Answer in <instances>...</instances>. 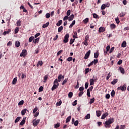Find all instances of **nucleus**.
Segmentation results:
<instances>
[{
	"instance_id": "obj_1",
	"label": "nucleus",
	"mask_w": 129,
	"mask_h": 129,
	"mask_svg": "<svg viewBox=\"0 0 129 129\" xmlns=\"http://www.w3.org/2000/svg\"><path fill=\"white\" fill-rule=\"evenodd\" d=\"M114 122V118H110L108 120L106 121L104 123V125L106 128H109L111 126V123H113Z\"/></svg>"
},
{
	"instance_id": "obj_2",
	"label": "nucleus",
	"mask_w": 129,
	"mask_h": 129,
	"mask_svg": "<svg viewBox=\"0 0 129 129\" xmlns=\"http://www.w3.org/2000/svg\"><path fill=\"white\" fill-rule=\"evenodd\" d=\"M59 86V83H58V79H56L53 82V85L51 88L52 91H54L55 89H57Z\"/></svg>"
},
{
	"instance_id": "obj_3",
	"label": "nucleus",
	"mask_w": 129,
	"mask_h": 129,
	"mask_svg": "<svg viewBox=\"0 0 129 129\" xmlns=\"http://www.w3.org/2000/svg\"><path fill=\"white\" fill-rule=\"evenodd\" d=\"M117 90H121L122 91H125L126 90V84H124L122 86H120L117 88Z\"/></svg>"
},
{
	"instance_id": "obj_4",
	"label": "nucleus",
	"mask_w": 129,
	"mask_h": 129,
	"mask_svg": "<svg viewBox=\"0 0 129 129\" xmlns=\"http://www.w3.org/2000/svg\"><path fill=\"white\" fill-rule=\"evenodd\" d=\"M69 34L67 33L66 34V35L64 37V39L63 40V43H64V44H66V43H68V42L69 41Z\"/></svg>"
},
{
	"instance_id": "obj_5",
	"label": "nucleus",
	"mask_w": 129,
	"mask_h": 129,
	"mask_svg": "<svg viewBox=\"0 0 129 129\" xmlns=\"http://www.w3.org/2000/svg\"><path fill=\"white\" fill-rule=\"evenodd\" d=\"M32 122L33 126H37V125H38L40 122V119H38L36 120V119H33Z\"/></svg>"
},
{
	"instance_id": "obj_6",
	"label": "nucleus",
	"mask_w": 129,
	"mask_h": 129,
	"mask_svg": "<svg viewBox=\"0 0 129 129\" xmlns=\"http://www.w3.org/2000/svg\"><path fill=\"white\" fill-rule=\"evenodd\" d=\"M27 55V50L23 49L22 52L20 53V57H26Z\"/></svg>"
},
{
	"instance_id": "obj_7",
	"label": "nucleus",
	"mask_w": 129,
	"mask_h": 129,
	"mask_svg": "<svg viewBox=\"0 0 129 129\" xmlns=\"http://www.w3.org/2000/svg\"><path fill=\"white\" fill-rule=\"evenodd\" d=\"M90 53H91V50H88V52L85 54L84 59L87 60V59L89 58V56H90Z\"/></svg>"
},
{
	"instance_id": "obj_8",
	"label": "nucleus",
	"mask_w": 129,
	"mask_h": 129,
	"mask_svg": "<svg viewBox=\"0 0 129 129\" xmlns=\"http://www.w3.org/2000/svg\"><path fill=\"white\" fill-rule=\"evenodd\" d=\"M26 119H27V117H24L20 123V125H24L26 122Z\"/></svg>"
},
{
	"instance_id": "obj_9",
	"label": "nucleus",
	"mask_w": 129,
	"mask_h": 129,
	"mask_svg": "<svg viewBox=\"0 0 129 129\" xmlns=\"http://www.w3.org/2000/svg\"><path fill=\"white\" fill-rule=\"evenodd\" d=\"M104 31H105V28L104 27H100L99 28V33H103Z\"/></svg>"
},
{
	"instance_id": "obj_10",
	"label": "nucleus",
	"mask_w": 129,
	"mask_h": 129,
	"mask_svg": "<svg viewBox=\"0 0 129 129\" xmlns=\"http://www.w3.org/2000/svg\"><path fill=\"white\" fill-rule=\"evenodd\" d=\"M108 112H106L104 114H103L101 116V119H104L106 116L108 115Z\"/></svg>"
},
{
	"instance_id": "obj_11",
	"label": "nucleus",
	"mask_w": 129,
	"mask_h": 129,
	"mask_svg": "<svg viewBox=\"0 0 129 129\" xmlns=\"http://www.w3.org/2000/svg\"><path fill=\"white\" fill-rule=\"evenodd\" d=\"M48 78H49V75L47 74L44 76V81H43L44 83H46V82H47V80H48Z\"/></svg>"
},
{
	"instance_id": "obj_12",
	"label": "nucleus",
	"mask_w": 129,
	"mask_h": 129,
	"mask_svg": "<svg viewBox=\"0 0 129 129\" xmlns=\"http://www.w3.org/2000/svg\"><path fill=\"white\" fill-rule=\"evenodd\" d=\"M119 70H120V73H121V74H124L125 73V71H124V69H123V68L120 67L119 68Z\"/></svg>"
},
{
	"instance_id": "obj_13",
	"label": "nucleus",
	"mask_w": 129,
	"mask_h": 129,
	"mask_svg": "<svg viewBox=\"0 0 129 129\" xmlns=\"http://www.w3.org/2000/svg\"><path fill=\"white\" fill-rule=\"evenodd\" d=\"M17 81H18V78L16 77L13 79L12 84L16 85V84H17Z\"/></svg>"
},
{
	"instance_id": "obj_14",
	"label": "nucleus",
	"mask_w": 129,
	"mask_h": 129,
	"mask_svg": "<svg viewBox=\"0 0 129 129\" xmlns=\"http://www.w3.org/2000/svg\"><path fill=\"white\" fill-rule=\"evenodd\" d=\"M73 19H74V15L72 14L69 17V21L71 22V21H73Z\"/></svg>"
},
{
	"instance_id": "obj_15",
	"label": "nucleus",
	"mask_w": 129,
	"mask_h": 129,
	"mask_svg": "<svg viewBox=\"0 0 129 129\" xmlns=\"http://www.w3.org/2000/svg\"><path fill=\"white\" fill-rule=\"evenodd\" d=\"M118 80L117 79H114L113 81L111 82V84H112L113 85H115V84H116L117 83Z\"/></svg>"
},
{
	"instance_id": "obj_16",
	"label": "nucleus",
	"mask_w": 129,
	"mask_h": 129,
	"mask_svg": "<svg viewBox=\"0 0 129 129\" xmlns=\"http://www.w3.org/2000/svg\"><path fill=\"white\" fill-rule=\"evenodd\" d=\"M110 27L111 30H114V29H115V28H116V26L114 24H111L110 25Z\"/></svg>"
},
{
	"instance_id": "obj_17",
	"label": "nucleus",
	"mask_w": 129,
	"mask_h": 129,
	"mask_svg": "<svg viewBox=\"0 0 129 129\" xmlns=\"http://www.w3.org/2000/svg\"><path fill=\"white\" fill-rule=\"evenodd\" d=\"M98 56H99V52L98 50L94 54V58H96V59H97V58H98Z\"/></svg>"
},
{
	"instance_id": "obj_18",
	"label": "nucleus",
	"mask_w": 129,
	"mask_h": 129,
	"mask_svg": "<svg viewBox=\"0 0 129 129\" xmlns=\"http://www.w3.org/2000/svg\"><path fill=\"white\" fill-rule=\"evenodd\" d=\"M121 46L122 47V48H125V47H126V42L125 41H124L121 45Z\"/></svg>"
},
{
	"instance_id": "obj_19",
	"label": "nucleus",
	"mask_w": 129,
	"mask_h": 129,
	"mask_svg": "<svg viewBox=\"0 0 129 129\" xmlns=\"http://www.w3.org/2000/svg\"><path fill=\"white\" fill-rule=\"evenodd\" d=\"M21 45V42H20V41H17L15 42V46L16 47H20V46Z\"/></svg>"
},
{
	"instance_id": "obj_20",
	"label": "nucleus",
	"mask_w": 129,
	"mask_h": 129,
	"mask_svg": "<svg viewBox=\"0 0 129 129\" xmlns=\"http://www.w3.org/2000/svg\"><path fill=\"white\" fill-rule=\"evenodd\" d=\"M62 23H63V21H62V20L58 21V22L56 23V26H57V27H60V26L62 25Z\"/></svg>"
},
{
	"instance_id": "obj_21",
	"label": "nucleus",
	"mask_w": 129,
	"mask_h": 129,
	"mask_svg": "<svg viewBox=\"0 0 129 129\" xmlns=\"http://www.w3.org/2000/svg\"><path fill=\"white\" fill-rule=\"evenodd\" d=\"M26 112H27V109H24L21 111L22 115H25L26 114Z\"/></svg>"
},
{
	"instance_id": "obj_22",
	"label": "nucleus",
	"mask_w": 129,
	"mask_h": 129,
	"mask_svg": "<svg viewBox=\"0 0 129 129\" xmlns=\"http://www.w3.org/2000/svg\"><path fill=\"white\" fill-rule=\"evenodd\" d=\"M94 84V79H91L90 80V85H93Z\"/></svg>"
},
{
	"instance_id": "obj_23",
	"label": "nucleus",
	"mask_w": 129,
	"mask_h": 129,
	"mask_svg": "<svg viewBox=\"0 0 129 129\" xmlns=\"http://www.w3.org/2000/svg\"><path fill=\"white\" fill-rule=\"evenodd\" d=\"M93 17L94 19H99V16L97 15V14L95 13L93 14Z\"/></svg>"
},
{
	"instance_id": "obj_24",
	"label": "nucleus",
	"mask_w": 129,
	"mask_h": 129,
	"mask_svg": "<svg viewBox=\"0 0 129 129\" xmlns=\"http://www.w3.org/2000/svg\"><path fill=\"white\" fill-rule=\"evenodd\" d=\"M17 27H20L22 26V21L21 20H18L17 22Z\"/></svg>"
},
{
	"instance_id": "obj_25",
	"label": "nucleus",
	"mask_w": 129,
	"mask_h": 129,
	"mask_svg": "<svg viewBox=\"0 0 129 129\" xmlns=\"http://www.w3.org/2000/svg\"><path fill=\"white\" fill-rule=\"evenodd\" d=\"M70 120H71V116H69V117H68L67 118L66 122L67 123L69 122L70 121Z\"/></svg>"
},
{
	"instance_id": "obj_26",
	"label": "nucleus",
	"mask_w": 129,
	"mask_h": 129,
	"mask_svg": "<svg viewBox=\"0 0 129 129\" xmlns=\"http://www.w3.org/2000/svg\"><path fill=\"white\" fill-rule=\"evenodd\" d=\"M75 23H76L75 20H74L72 22V24H71V25L69 26L70 29H71L72 28V27H73V26H74V25H75Z\"/></svg>"
},
{
	"instance_id": "obj_27",
	"label": "nucleus",
	"mask_w": 129,
	"mask_h": 129,
	"mask_svg": "<svg viewBox=\"0 0 129 129\" xmlns=\"http://www.w3.org/2000/svg\"><path fill=\"white\" fill-rule=\"evenodd\" d=\"M61 79H62V75H59L58 76L57 83L58 82H61Z\"/></svg>"
},
{
	"instance_id": "obj_28",
	"label": "nucleus",
	"mask_w": 129,
	"mask_h": 129,
	"mask_svg": "<svg viewBox=\"0 0 129 129\" xmlns=\"http://www.w3.org/2000/svg\"><path fill=\"white\" fill-rule=\"evenodd\" d=\"M101 112L99 110L98 111H96V115L97 116H98V117H99V116H100V115H101Z\"/></svg>"
},
{
	"instance_id": "obj_29",
	"label": "nucleus",
	"mask_w": 129,
	"mask_h": 129,
	"mask_svg": "<svg viewBox=\"0 0 129 129\" xmlns=\"http://www.w3.org/2000/svg\"><path fill=\"white\" fill-rule=\"evenodd\" d=\"M11 32V29H9L8 31H4L3 33V35L4 36H6V35H7V34H10V32Z\"/></svg>"
},
{
	"instance_id": "obj_30",
	"label": "nucleus",
	"mask_w": 129,
	"mask_h": 129,
	"mask_svg": "<svg viewBox=\"0 0 129 129\" xmlns=\"http://www.w3.org/2000/svg\"><path fill=\"white\" fill-rule=\"evenodd\" d=\"M49 22H47L46 24H43L42 26V28L43 29H45V28H47L48 27V26H49Z\"/></svg>"
},
{
	"instance_id": "obj_31",
	"label": "nucleus",
	"mask_w": 129,
	"mask_h": 129,
	"mask_svg": "<svg viewBox=\"0 0 129 129\" xmlns=\"http://www.w3.org/2000/svg\"><path fill=\"white\" fill-rule=\"evenodd\" d=\"M94 101H95V98H93L92 99H91L89 102L90 104H92Z\"/></svg>"
},
{
	"instance_id": "obj_32",
	"label": "nucleus",
	"mask_w": 129,
	"mask_h": 129,
	"mask_svg": "<svg viewBox=\"0 0 129 129\" xmlns=\"http://www.w3.org/2000/svg\"><path fill=\"white\" fill-rule=\"evenodd\" d=\"M115 95V91H114V90H113L111 92V96H112V97H114Z\"/></svg>"
},
{
	"instance_id": "obj_33",
	"label": "nucleus",
	"mask_w": 129,
	"mask_h": 129,
	"mask_svg": "<svg viewBox=\"0 0 129 129\" xmlns=\"http://www.w3.org/2000/svg\"><path fill=\"white\" fill-rule=\"evenodd\" d=\"M63 30V26H60L59 27H58V33H61V32H62V30Z\"/></svg>"
},
{
	"instance_id": "obj_34",
	"label": "nucleus",
	"mask_w": 129,
	"mask_h": 129,
	"mask_svg": "<svg viewBox=\"0 0 129 129\" xmlns=\"http://www.w3.org/2000/svg\"><path fill=\"white\" fill-rule=\"evenodd\" d=\"M34 39H35V37H34V36H31L29 38V43H31V42H32V41H34Z\"/></svg>"
},
{
	"instance_id": "obj_35",
	"label": "nucleus",
	"mask_w": 129,
	"mask_h": 129,
	"mask_svg": "<svg viewBox=\"0 0 129 129\" xmlns=\"http://www.w3.org/2000/svg\"><path fill=\"white\" fill-rule=\"evenodd\" d=\"M75 41V38L71 39L70 40V45H72V44H73V43H74Z\"/></svg>"
},
{
	"instance_id": "obj_36",
	"label": "nucleus",
	"mask_w": 129,
	"mask_h": 129,
	"mask_svg": "<svg viewBox=\"0 0 129 129\" xmlns=\"http://www.w3.org/2000/svg\"><path fill=\"white\" fill-rule=\"evenodd\" d=\"M89 22V18H86L85 20H83V23L84 24H87Z\"/></svg>"
},
{
	"instance_id": "obj_37",
	"label": "nucleus",
	"mask_w": 129,
	"mask_h": 129,
	"mask_svg": "<svg viewBox=\"0 0 129 129\" xmlns=\"http://www.w3.org/2000/svg\"><path fill=\"white\" fill-rule=\"evenodd\" d=\"M69 98H72V96H73V93L72 92H70L68 94Z\"/></svg>"
},
{
	"instance_id": "obj_38",
	"label": "nucleus",
	"mask_w": 129,
	"mask_h": 129,
	"mask_svg": "<svg viewBox=\"0 0 129 129\" xmlns=\"http://www.w3.org/2000/svg\"><path fill=\"white\" fill-rule=\"evenodd\" d=\"M20 119H21V117H17L15 120V123H17V122H19V121H20Z\"/></svg>"
},
{
	"instance_id": "obj_39",
	"label": "nucleus",
	"mask_w": 129,
	"mask_h": 129,
	"mask_svg": "<svg viewBox=\"0 0 129 129\" xmlns=\"http://www.w3.org/2000/svg\"><path fill=\"white\" fill-rule=\"evenodd\" d=\"M85 119H89L90 118V114H87V115L85 116Z\"/></svg>"
},
{
	"instance_id": "obj_40",
	"label": "nucleus",
	"mask_w": 129,
	"mask_h": 129,
	"mask_svg": "<svg viewBox=\"0 0 129 129\" xmlns=\"http://www.w3.org/2000/svg\"><path fill=\"white\" fill-rule=\"evenodd\" d=\"M87 95L89 97H90V96H91L90 91L89 90V89H87Z\"/></svg>"
},
{
	"instance_id": "obj_41",
	"label": "nucleus",
	"mask_w": 129,
	"mask_h": 129,
	"mask_svg": "<svg viewBox=\"0 0 129 129\" xmlns=\"http://www.w3.org/2000/svg\"><path fill=\"white\" fill-rule=\"evenodd\" d=\"M39 39H40V38L35 39L34 40H33V43H34V44H36V43H38Z\"/></svg>"
},
{
	"instance_id": "obj_42",
	"label": "nucleus",
	"mask_w": 129,
	"mask_h": 129,
	"mask_svg": "<svg viewBox=\"0 0 129 129\" xmlns=\"http://www.w3.org/2000/svg\"><path fill=\"white\" fill-rule=\"evenodd\" d=\"M60 127V123H57L56 124H54V128H57V127Z\"/></svg>"
},
{
	"instance_id": "obj_43",
	"label": "nucleus",
	"mask_w": 129,
	"mask_h": 129,
	"mask_svg": "<svg viewBox=\"0 0 129 129\" xmlns=\"http://www.w3.org/2000/svg\"><path fill=\"white\" fill-rule=\"evenodd\" d=\"M19 29H20L19 27H16L15 29V34H18L19 33Z\"/></svg>"
},
{
	"instance_id": "obj_44",
	"label": "nucleus",
	"mask_w": 129,
	"mask_h": 129,
	"mask_svg": "<svg viewBox=\"0 0 129 129\" xmlns=\"http://www.w3.org/2000/svg\"><path fill=\"white\" fill-rule=\"evenodd\" d=\"M62 104V101L60 100L59 102L56 103V106H60Z\"/></svg>"
},
{
	"instance_id": "obj_45",
	"label": "nucleus",
	"mask_w": 129,
	"mask_h": 129,
	"mask_svg": "<svg viewBox=\"0 0 129 129\" xmlns=\"http://www.w3.org/2000/svg\"><path fill=\"white\" fill-rule=\"evenodd\" d=\"M67 81H68V79H65L62 82V85H64L67 83Z\"/></svg>"
},
{
	"instance_id": "obj_46",
	"label": "nucleus",
	"mask_w": 129,
	"mask_h": 129,
	"mask_svg": "<svg viewBox=\"0 0 129 129\" xmlns=\"http://www.w3.org/2000/svg\"><path fill=\"white\" fill-rule=\"evenodd\" d=\"M111 73H109L108 74V75H107V77H106V80H108V79H109V78H110V77H111Z\"/></svg>"
},
{
	"instance_id": "obj_47",
	"label": "nucleus",
	"mask_w": 129,
	"mask_h": 129,
	"mask_svg": "<svg viewBox=\"0 0 129 129\" xmlns=\"http://www.w3.org/2000/svg\"><path fill=\"white\" fill-rule=\"evenodd\" d=\"M124 16H125V13H124V12H121L119 14V17H120V18H122V17H124Z\"/></svg>"
},
{
	"instance_id": "obj_48",
	"label": "nucleus",
	"mask_w": 129,
	"mask_h": 129,
	"mask_svg": "<svg viewBox=\"0 0 129 129\" xmlns=\"http://www.w3.org/2000/svg\"><path fill=\"white\" fill-rule=\"evenodd\" d=\"M106 8L105 4H103L101 7V10H105Z\"/></svg>"
},
{
	"instance_id": "obj_49",
	"label": "nucleus",
	"mask_w": 129,
	"mask_h": 129,
	"mask_svg": "<svg viewBox=\"0 0 129 129\" xmlns=\"http://www.w3.org/2000/svg\"><path fill=\"white\" fill-rule=\"evenodd\" d=\"M67 60L68 61V62H71V61L73 60V58H72V57H69L67 59Z\"/></svg>"
},
{
	"instance_id": "obj_50",
	"label": "nucleus",
	"mask_w": 129,
	"mask_h": 129,
	"mask_svg": "<svg viewBox=\"0 0 129 129\" xmlns=\"http://www.w3.org/2000/svg\"><path fill=\"white\" fill-rule=\"evenodd\" d=\"M79 123V121H78V120H76L75 122H74V125H75V126H77Z\"/></svg>"
},
{
	"instance_id": "obj_51",
	"label": "nucleus",
	"mask_w": 129,
	"mask_h": 129,
	"mask_svg": "<svg viewBox=\"0 0 129 129\" xmlns=\"http://www.w3.org/2000/svg\"><path fill=\"white\" fill-rule=\"evenodd\" d=\"M23 104H24V100H22L20 101L18 103V105H23Z\"/></svg>"
},
{
	"instance_id": "obj_52",
	"label": "nucleus",
	"mask_w": 129,
	"mask_h": 129,
	"mask_svg": "<svg viewBox=\"0 0 129 129\" xmlns=\"http://www.w3.org/2000/svg\"><path fill=\"white\" fill-rule=\"evenodd\" d=\"M38 110V107H35V108L33 110V113H36V112Z\"/></svg>"
},
{
	"instance_id": "obj_53",
	"label": "nucleus",
	"mask_w": 129,
	"mask_h": 129,
	"mask_svg": "<svg viewBox=\"0 0 129 129\" xmlns=\"http://www.w3.org/2000/svg\"><path fill=\"white\" fill-rule=\"evenodd\" d=\"M38 65H40V66H42V65H43V61L42 60H39L38 62L37 66Z\"/></svg>"
},
{
	"instance_id": "obj_54",
	"label": "nucleus",
	"mask_w": 129,
	"mask_h": 129,
	"mask_svg": "<svg viewBox=\"0 0 129 129\" xmlns=\"http://www.w3.org/2000/svg\"><path fill=\"white\" fill-rule=\"evenodd\" d=\"M71 14V10H69L67 12V16H68L69 17V16H70Z\"/></svg>"
},
{
	"instance_id": "obj_55",
	"label": "nucleus",
	"mask_w": 129,
	"mask_h": 129,
	"mask_svg": "<svg viewBox=\"0 0 129 129\" xmlns=\"http://www.w3.org/2000/svg\"><path fill=\"white\" fill-rule=\"evenodd\" d=\"M43 89H44L43 86L40 87L39 88V92H42V91H43Z\"/></svg>"
},
{
	"instance_id": "obj_56",
	"label": "nucleus",
	"mask_w": 129,
	"mask_h": 129,
	"mask_svg": "<svg viewBox=\"0 0 129 129\" xmlns=\"http://www.w3.org/2000/svg\"><path fill=\"white\" fill-rule=\"evenodd\" d=\"M92 62H94V65H96L98 63V59H94V61H92Z\"/></svg>"
},
{
	"instance_id": "obj_57",
	"label": "nucleus",
	"mask_w": 129,
	"mask_h": 129,
	"mask_svg": "<svg viewBox=\"0 0 129 129\" xmlns=\"http://www.w3.org/2000/svg\"><path fill=\"white\" fill-rule=\"evenodd\" d=\"M89 72V68H87L85 70V74H87Z\"/></svg>"
},
{
	"instance_id": "obj_58",
	"label": "nucleus",
	"mask_w": 129,
	"mask_h": 129,
	"mask_svg": "<svg viewBox=\"0 0 129 129\" xmlns=\"http://www.w3.org/2000/svg\"><path fill=\"white\" fill-rule=\"evenodd\" d=\"M89 83L88 82H86L85 84V87L86 89H87V88H88V85H89Z\"/></svg>"
},
{
	"instance_id": "obj_59",
	"label": "nucleus",
	"mask_w": 129,
	"mask_h": 129,
	"mask_svg": "<svg viewBox=\"0 0 129 129\" xmlns=\"http://www.w3.org/2000/svg\"><path fill=\"white\" fill-rule=\"evenodd\" d=\"M50 14L49 13H47L45 15V17H46V19H49L50 18Z\"/></svg>"
},
{
	"instance_id": "obj_60",
	"label": "nucleus",
	"mask_w": 129,
	"mask_h": 129,
	"mask_svg": "<svg viewBox=\"0 0 129 129\" xmlns=\"http://www.w3.org/2000/svg\"><path fill=\"white\" fill-rule=\"evenodd\" d=\"M83 93H84V92L83 91H80L79 94V97H81V96H82V95L83 94Z\"/></svg>"
},
{
	"instance_id": "obj_61",
	"label": "nucleus",
	"mask_w": 129,
	"mask_h": 129,
	"mask_svg": "<svg viewBox=\"0 0 129 129\" xmlns=\"http://www.w3.org/2000/svg\"><path fill=\"white\" fill-rule=\"evenodd\" d=\"M68 19H69V17H68V16H66L63 18V21H66L68 20Z\"/></svg>"
},
{
	"instance_id": "obj_62",
	"label": "nucleus",
	"mask_w": 129,
	"mask_h": 129,
	"mask_svg": "<svg viewBox=\"0 0 129 129\" xmlns=\"http://www.w3.org/2000/svg\"><path fill=\"white\" fill-rule=\"evenodd\" d=\"M113 51H114V47H112L111 49L109 51L110 53H111L112 52H113Z\"/></svg>"
},
{
	"instance_id": "obj_63",
	"label": "nucleus",
	"mask_w": 129,
	"mask_h": 129,
	"mask_svg": "<svg viewBox=\"0 0 129 129\" xmlns=\"http://www.w3.org/2000/svg\"><path fill=\"white\" fill-rule=\"evenodd\" d=\"M62 52H63L62 50H60L58 51L57 53V56H59V55H60V54H61V53H62Z\"/></svg>"
},
{
	"instance_id": "obj_64",
	"label": "nucleus",
	"mask_w": 129,
	"mask_h": 129,
	"mask_svg": "<svg viewBox=\"0 0 129 129\" xmlns=\"http://www.w3.org/2000/svg\"><path fill=\"white\" fill-rule=\"evenodd\" d=\"M125 127V125H121L120 129H124Z\"/></svg>"
}]
</instances>
